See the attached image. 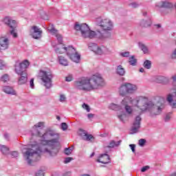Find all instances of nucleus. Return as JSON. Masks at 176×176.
Returning a JSON list of instances; mask_svg holds the SVG:
<instances>
[{
	"instance_id": "obj_50",
	"label": "nucleus",
	"mask_w": 176,
	"mask_h": 176,
	"mask_svg": "<svg viewBox=\"0 0 176 176\" xmlns=\"http://www.w3.org/2000/svg\"><path fill=\"white\" fill-rule=\"evenodd\" d=\"M30 87H32V89H34V78H32L30 80Z\"/></svg>"
},
{
	"instance_id": "obj_41",
	"label": "nucleus",
	"mask_w": 176,
	"mask_h": 176,
	"mask_svg": "<svg viewBox=\"0 0 176 176\" xmlns=\"http://www.w3.org/2000/svg\"><path fill=\"white\" fill-rule=\"evenodd\" d=\"M121 56L122 57H129L130 56V52H122V53H121Z\"/></svg>"
},
{
	"instance_id": "obj_33",
	"label": "nucleus",
	"mask_w": 176,
	"mask_h": 176,
	"mask_svg": "<svg viewBox=\"0 0 176 176\" xmlns=\"http://www.w3.org/2000/svg\"><path fill=\"white\" fill-rule=\"evenodd\" d=\"M61 129L63 131H65L68 129V125L65 122L61 124Z\"/></svg>"
},
{
	"instance_id": "obj_12",
	"label": "nucleus",
	"mask_w": 176,
	"mask_h": 176,
	"mask_svg": "<svg viewBox=\"0 0 176 176\" xmlns=\"http://www.w3.org/2000/svg\"><path fill=\"white\" fill-rule=\"evenodd\" d=\"M30 67V61L25 60L20 63L18 65H15V72L16 74H21L23 72H27L25 69Z\"/></svg>"
},
{
	"instance_id": "obj_1",
	"label": "nucleus",
	"mask_w": 176,
	"mask_h": 176,
	"mask_svg": "<svg viewBox=\"0 0 176 176\" xmlns=\"http://www.w3.org/2000/svg\"><path fill=\"white\" fill-rule=\"evenodd\" d=\"M58 138L51 140H43L40 144L36 142L30 144V148L23 153V157L31 164L32 162H36V157H41V153H48L50 156H56L58 153Z\"/></svg>"
},
{
	"instance_id": "obj_17",
	"label": "nucleus",
	"mask_w": 176,
	"mask_h": 176,
	"mask_svg": "<svg viewBox=\"0 0 176 176\" xmlns=\"http://www.w3.org/2000/svg\"><path fill=\"white\" fill-rule=\"evenodd\" d=\"M122 105L124 107L126 113L128 115H131L133 113V109L131 107L129 106V102L127 101V98H125L121 102Z\"/></svg>"
},
{
	"instance_id": "obj_39",
	"label": "nucleus",
	"mask_w": 176,
	"mask_h": 176,
	"mask_svg": "<svg viewBox=\"0 0 176 176\" xmlns=\"http://www.w3.org/2000/svg\"><path fill=\"white\" fill-rule=\"evenodd\" d=\"M141 49L144 52V53H148V48L144 45H141Z\"/></svg>"
},
{
	"instance_id": "obj_27",
	"label": "nucleus",
	"mask_w": 176,
	"mask_h": 176,
	"mask_svg": "<svg viewBox=\"0 0 176 176\" xmlns=\"http://www.w3.org/2000/svg\"><path fill=\"white\" fill-rule=\"evenodd\" d=\"M0 149L4 155H6L9 153V148L5 145L1 146Z\"/></svg>"
},
{
	"instance_id": "obj_23",
	"label": "nucleus",
	"mask_w": 176,
	"mask_h": 176,
	"mask_svg": "<svg viewBox=\"0 0 176 176\" xmlns=\"http://www.w3.org/2000/svg\"><path fill=\"white\" fill-rule=\"evenodd\" d=\"M116 74L118 75H120V76H124V74H126V70H124V68L122 65H118L116 69Z\"/></svg>"
},
{
	"instance_id": "obj_45",
	"label": "nucleus",
	"mask_w": 176,
	"mask_h": 176,
	"mask_svg": "<svg viewBox=\"0 0 176 176\" xmlns=\"http://www.w3.org/2000/svg\"><path fill=\"white\" fill-rule=\"evenodd\" d=\"M170 119H171V113L167 114L165 117L166 122L170 120Z\"/></svg>"
},
{
	"instance_id": "obj_13",
	"label": "nucleus",
	"mask_w": 176,
	"mask_h": 176,
	"mask_svg": "<svg viewBox=\"0 0 176 176\" xmlns=\"http://www.w3.org/2000/svg\"><path fill=\"white\" fill-rule=\"evenodd\" d=\"M141 120L142 118L140 116H136L135 122H133L131 131L133 133H138V129L141 127Z\"/></svg>"
},
{
	"instance_id": "obj_7",
	"label": "nucleus",
	"mask_w": 176,
	"mask_h": 176,
	"mask_svg": "<svg viewBox=\"0 0 176 176\" xmlns=\"http://www.w3.org/2000/svg\"><path fill=\"white\" fill-rule=\"evenodd\" d=\"M38 78H39L46 89H50V87H52V80L53 79V74H52V72L40 70Z\"/></svg>"
},
{
	"instance_id": "obj_21",
	"label": "nucleus",
	"mask_w": 176,
	"mask_h": 176,
	"mask_svg": "<svg viewBox=\"0 0 176 176\" xmlns=\"http://www.w3.org/2000/svg\"><path fill=\"white\" fill-rule=\"evenodd\" d=\"M3 91L6 93V94H12V96H16V91L12 87L5 86L3 87Z\"/></svg>"
},
{
	"instance_id": "obj_24",
	"label": "nucleus",
	"mask_w": 176,
	"mask_h": 176,
	"mask_svg": "<svg viewBox=\"0 0 176 176\" xmlns=\"http://www.w3.org/2000/svg\"><path fill=\"white\" fill-rule=\"evenodd\" d=\"M58 60L60 65H64V67H67L68 65V60L64 58V56H58Z\"/></svg>"
},
{
	"instance_id": "obj_34",
	"label": "nucleus",
	"mask_w": 176,
	"mask_h": 176,
	"mask_svg": "<svg viewBox=\"0 0 176 176\" xmlns=\"http://www.w3.org/2000/svg\"><path fill=\"white\" fill-rule=\"evenodd\" d=\"M82 107L83 109L87 110V112H90V107L88 106V104L84 103V104H82Z\"/></svg>"
},
{
	"instance_id": "obj_15",
	"label": "nucleus",
	"mask_w": 176,
	"mask_h": 176,
	"mask_svg": "<svg viewBox=\"0 0 176 176\" xmlns=\"http://www.w3.org/2000/svg\"><path fill=\"white\" fill-rule=\"evenodd\" d=\"M9 47V38L6 37H0V50H6Z\"/></svg>"
},
{
	"instance_id": "obj_60",
	"label": "nucleus",
	"mask_w": 176,
	"mask_h": 176,
	"mask_svg": "<svg viewBox=\"0 0 176 176\" xmlns=\"http://www.w3.org/2000/svg\"><path fill=\"white\" fill-rule=\"evenodd\" d=\"M5 137H6V138L8 137V134H6V135H5Z\"/></svg>"
},
{
	"instance_id": "obj_55",
	"label": "nucleus",
	"mask_w": 176,
	"mask_h": 176,
	"mask_svg": "<svg viewBox=\"0 0 176 176\" xmlns=\"http://www.w3.org/2000/svg\"><path fill=\"white\" fill-rule=\"evenodd\" d=\"M155 27H157V28H160L162 25H160V24H157V25H155Z\"/></svg>"
},
{
	"instance_id": "obj_11",
	"label": "nucleus",
	"mask_w": 176,
	"mask_h": 176,
	"mask_svg": "<svg viewBox=\"0 0 176 176\" xmlns=\"http://www.w3.org/2000/svg\"><path fill=\"white\" fill-rule=\"evenodd\" d=\"M5 24L9 25L11 28L10 34L13 38H17V32H16V28H17V23L15 20L11 19L10 17H6L3 20Z\"/></svg>"
},
{
	"instance_id": "obj_49",
	"label": "nucleus",
	"mask_w": 176,
	"mask_h": 176,
	"mask_svg": "<svg viewBox=\"0 0 176 176\" xmlns=\"http://www.w3.org/2000/svg\"><path fill=\"white\" fill-rule=\"evenodd\" d=\"M172 79H173V85H174V86L176 87V75L173 76L172 77Z\"/></svg>"
},
{
	"instance_id": "obj_6",
	"label": "nucleus",
	"mask_w": 176,
	"mask_h": 176,
	"mask_svg": "<svg viewBox=\"0 0 176 176\" xmlns=\"http://www.w3.org/2000/svg\"><path fill=\"white\" fill-rule=\"evenodd\" d=\"M74 28L76 31H80L82 38H89V39H92V38H96V32L91 30L89 25L86 23L80 25L76 23Z\"/></svg>"
},
{
	"instance_id": "obj_10",
	"label": "nucleus",
	"mask_w": 176,
	"mask_h": 176,
	"mask_svg": "<svg viewBox=\"0 0 176 176\" xmlns=\"http://www.w3.org/2000/svg\"><path fill=\"white\" fill-rule=\"evenodd\" d=\"M66 53L72 61H74V63H79V60H80V55L76 52V50H75L72 46L67 47Z\"/></svg>"
},
{
	"instance_id": "obj_18",
	"label": "nucleus",
	"mask_w": 176,
	"mask_h": 176,
	"mask_svg": "<svg viewBox=\"0 0 176 176\" xmlns=\"http://www.w3.org/2000/svg\"><path fill=\"white\" fill-rule=\"evenodd\" d=\"M109 160L110 158L108 154H102L97 160V162H98V163H102V164H108Z\"/></svg>"
},
{
	"instance_id": "obj_46",
	"label": "nucleus",
	"mask_w": 176,
	"mask_h": 176,
	"mask_svg": "<svg viewBox=\"0 0 176 176\" xmlns=\"http://www.w3.org/2000/svg\"><path fill=\"white\" fill-rule=\"evenodd\" d=\"M12 156L14 157H17V156H19V153L17 151H13L11 153Z\"/></svg>"
},
{
	"instance_id": "obj_40",
	"label": "nucleus",
	"mask_w": 176,
	"mask_h": 176,
	"mask_svg": "<svg viewBox=\"0 0 176 176\" xmlns=\"http://www.w3.org/2000/svg\"><path fill=\"white\" fill-rule=\"evenodd\" d=\"M149 168H150L149 166H145L142 168L141 171L142 173H145V171L149 170Z\"/></svg>"
},
{
	"instance_id": "obj_56",
	"label": "nucleus",
	"mask_w": 176,
	"mask_h": 176,
	"mask_svg": "<svg viewBox=\"0 0 176 176\" xmlns=\"http://www.w3.org/2000/svg\"><path fill=\"white\" fill-rule=\"evenodd\" d=\"M144 72V68H140V72Z\"/></svg>"
},
{
	"instance_id": "obj_28",
	"label": "nucleus",
	"mask_w": 176,
	"mask_h": 176,
	"mask_svg": "<svg viewBox=\"0 0 176 176\" xmlns=\"http://www.w3.org/2000/svg\"><path fill=\"white\" fill-rule=\"evenodd\" d=\"M129 63L131 65H135L137 64V59H135L134 56H132L131 58H129Z\"/></svg>"
},
{
	"instance_id": "obj_44",
	"label": "nucleus",
	"mask_w": 176,
	"mask_h": 176,
	"mask_svg": "<svg viewBox=\"0 0 176 176\" xmlns=\"http://www.w3.org/2000/svg\"><path fill=\"white\" fill-rule=\"evenodd\" d=\"M129 146H130L132 152L133 153H135V144H130Z\"/></svg>"
},
{
	"instance_id": "obj_47",
	"label": "nucleus",
	"mask_w": 176,
	"mask_h": 176,
	"mask_svg": "<svg viewBox=\"0 0 176 176\" xmlns=\"http://www.w3.org/2000/svg\"><path fill=\"white\" fill-rule=\"evenodd\" d=\"M36 176H45V173H43V171L39 170L36 174Z\"/></svg>"
},
{
	"instance_id": "obj_38",
	"label": "nucleus",
	"mask_w": 176,
	"mask_h": 176,
	"mask_svg": "<svg viewBox=\"0 0 176 176\" xmlns=\"http://www.w3.org/2000/svg\"><path fill=\"white\" fill-rule=\"evenodd\" d=\"M66 82H72V80H74V77L72 75H69L65 78Z\"/></svg>"
},
{
	"instance_id": "obj_19",
	"label": "nucleus",
	"mask_w": 176,
	"mask_h": 176,
	"mask_svg": "<svg viewBox=\"0 0 176 176\" xmlns=\"http://www.w3.org/2000/svg\"><path fill=\"white\" fill-rule=\"evenodd\" d=\"M122 144V140H119L118 142H115L114 140H111L109 144H106L104 146V151H107V149L111 148H115V146H119Z\"/></svg>"
},
{
	"instance_id": "obj_37",
	"label": "nucleus",
	"mask_w": 176,
	"mask_h": 176,
	"mask_svg": "<svg viewBox=\"0 0 176 176\" xmlns=\"http://www.w3.org/2000/svg\"><path fill=\"white\" fill-rule=\"evenodd\" d=\"M4 67H6V63L3 60H0V69H3Z\"/></svg>"
},
{
	"instance_id": "obj_48",
	"label": "nucleus",
	"mask_w": 176,
	"mask_h": 176,
	"mask_svg": "<svg viewBox=\"0 0 176 176\" xmlns=\"http://www.w3.org/2000/svg\"><path fill=\"white\" fill-rule=\"evenodd\" d=\"M72 157H67L65 160V163L67 164V163H69V162H71V160H72Z\"/></svg>"
},
{
	"instance_id": "obj_57",
	"label": "nucleus",
	"mask_w": 176,
	"mask_h": 176,
	"mask_svg": "<svg viewBox=\"0 0 176 176\" xmlns=\"http://www.w3.org/2000/svg\"><path fill=\"white\" fill-rule=\"evenodd\" d=\"M170 176H176V172H174L173 173L170 174Z\"/></svg>"
},
{
	"instance_id": "obj_58",
	"label": "nucleus",
	"mask_w": 176,
	"mask_h": 176,
	"mask_svg": "<svg viewBox=\"0 0 176 176\" xmlns=\"http://www.w3.org/2000/svg\"><path fill=\"white\" fill-rule=\"evenodd\" d=\"M94 156V153H92L91 155H90V157H93Z\"/></svg>"
},
{
	"instance_id": "obj_32",
	"label": "nucleus",
	"mask_w": 176,
	"mask_h": 176,
	"mask_svg": "<svg viewBox=\"0 0 176 176\" xmlns=\"http://www.w3.org/2000/svg\"><path fill=\"white\" fill-rule=\"evenodd\" d=\"M65 153L68 156L72 153V149L69 148H65Z\"/></svg>"
},
{
	"instance_id": "obj_54",
	"label": "nucleus",
	"mask_w": 176,
	"mask_h": 176,
	"mask_svg": "<svg viewBox=\"0 0 176 176\" xmlns=\"http://www.w3.org/2000/svg\"><path fill=\"white\" fill-rule=\"evenodd\" d=\"M63 176H71V173L67 172L63 175Z\"/></svg>"
},
{
	"instance_id": "obj_9",
	"label": "nucleus",
	"mask_w": 176,
	"mask_h": 176,
	"mask_svg": "<svg viewBox=\"0 0 176 176\" xmlns=\"http://www.w3.org/2000/svg\"><path fill=\"white\" fill-rule=\"evenodd\" d=\"M45 126V122H38V124H35L32 129V135H35L36 137H46V135H50L51 137H53V135H55L54 133L52 132H47L44 134H42V129Z\"/></svg>"
},
{
	"instance_id": "obj_3",
	"label": "nucleus",
	"mask_w": 176,
	"mask_h": 176,
	"mask_svg": "<svg viewBox=\"0 0 176 176\" xmlns=\"http://www.w3.org/2000/svg\"><path fill=\"white\" fill-rule=\"evenodd\" d=\"M104 85H105L104 78L100 75H94L89 79H84L76 82V89L83 90L84 91L96 90V89H98V87H101Z\"/></svg>"
},
{
	"instance_id": "obj_51",
	"label": "nucleus",
	"mask_w": 176,
	"mask_h": 176,
	"mask_svg": "<svg viewBox=\"0 0 176 176\" xmlns=\"http://www.w3.org/2000/svg\"><path fill=\"white\" fill-rule=\"evenodd\" d=\"M172 58H176V48L175 50L173 52V53L171 55Z\"/></svg>"
},
{
	"instance_id": "obj_22",
	"label": "nucleus",
	"mask_w": 176,
	"mask_h": 176,
	"mask_svg": "<svg viewBox=\"0 0 176 176\" xmlns=\"http://www.w3.org/2000/svg\"><path fill=\"white\" fill-rule=\"evenodd\" d=\"M91 50H92V52L96 53V54L101 55L104 53L102 52V50L101 49V47H98V45H97V44H93V45L91 47Z\"/></svg>"
},
{
	"instance_id": "obj_8",
	"label": "nucleus",
	"mask_w": 176,
	"mask_h": 176,
	"mask_svg": "<svg viewBox=\"0 0 176 176\" xmlns=\"http://www.w3.org/2000/svg\"><path fill=\"white\" fill-rule=\"evenodd\" d=\"M137 90V85L124 82L120 87L118 89V93L120 96L122 97H124V96H127V94H133Z\"/></svg>"
},
{
	"instance_id": "obj_59",
	"label": "nucleus",
	"mask_w": 176,
	"mask_h": 176,
	"mask_svg": "<svg viewBox=\"0 0 176 176\" xmlns=\"http://www.w3.org/2000/svg\"><path fill=\"white\" fill-rule=\"evenodd\" d=\"M56 119H58V120H60V116H57V117H56Z\"/></svg>"
},
{
	"instance_id": "obj_43",
	"label": "nucleus",
	"mask_w": 176,
	"mask_h": 176,
	"mask_svg": "<svg viewBox=\"0 0 176 176\" xmlns=\"http://www.w3.org/2000/svg\"><path fill=\"white\" fill-rule=\"evenodd\" d=\"M60 102H64L65 101V95L61 94L60 96Z\"/></svg>"
},
{
	"instance_id": "obj_61",
	"label": "nucleus",
	"mask_w": 176,
	"mask_h": 176,
	"mask_svg": "<svg viewBox=\"0 0 176 176\" xmlns=\"http://www.w3.org/2000/svg\"><path fill=\"white\" fill-rule=\"evenodd\" d=\"M144 27H148V25H144Z\"/></svg>"
},
{
	"instance_id": "obj_42",
	"label": "nucleus",
	"mask_w": 176,
	"mask_h": 176,
	"mask_svg": "<svg viewBox=\"0 0 176 176\" xmlns=\"http://www.w3.org/2000/svg\"><path fill=\"white\" fill-rule=\"evenodd\" d=\"M118 118L120 120H121L122 122H124V119H126V114L118 116Z\"/></svg>"
},
{
	"instance_id": "obj_53",
	"label": "nucleus",
	"mask_w": 176,
	"mask_h": 176,
	"mask_svg": "<svg viewBox=\"0 0 176 176\" xmlns=\"http://www.w3.org/2000/svg\"><path fill=\"white\" fill-rule=\"evenodd\" d=\"M130 6H131V8H137V6H138V5L135 3H132Z\"/></svg>"
},
{
	"instance_id": "obj_2",
	"label": "nucleus",
	"mask_w": 176,
	"mask_h": 176,
	"mask_svg": "<svg viewBox=\"0 0 176 176\" xmlns=\"http://www.w3.org/2000/svg\"><path fill=\"white\" fill-rule=\"evenodd\" d=\"M130 104L133 107H138L140 113H142L144 111H150L151 116H156L162 113L163 109L166 108L164 104V98L162 96H155L154 98V103L148 100V98L144 96L137 97L134 100H129Z\"/></svg>"
},
{
	"instance_id": "obj_25",
	"label": "nucleus",
	"mask_w": 176,
	"mask_h": 176,
	"mask_svg": "<svg viewBox=\"0 0 176 176\" xmlns=\"http://www.w3.org/2000/svg\"><path fill=\"white\" fill-rule=\"evenodd\" d=\"M160 6V8H167L168 9H170L171 8H173V3L167 1H162Z\"/></svg>"
},
{
	"instance_id": "obj_52",
	"label": "nucleus",
	"mask_w": 176,
	"mask_h": 176,
	"mask_svg": "<svg viewBox=\"0 0 176 176\" xmlns=\"http://www.w3.org/2000/svg\"><path fill=\"white\" fill-rule=\"evenodd\" d=\"M88 119H91L92 118H94V114L93 113H89L87 115Z\"/></svg>"
},
{
	"instance_id": "obj_30",
	"label": "nucleus",
	"mask_w": 176,
	"mask_h": 176,
	"mask_svg": "<svg viewBox=\"0 0 176 176\" xmlns=\"http://www.w3.org/2000/svg\"><path fill=\"white\" fill-rule=\"evenodd\" d=\"M156 82H157V83H164V82H166V78L160 76V77H158L157 79L156 80Z\"/></svg>"
},
{
	"instance_id": "obj_20",
	"label": "nucleus",
	"mask_w": 176,
	"mask_h": 176,
	"mask_svg": "<svg viewBox=\"0 0 176 176\" xmlns=\"http://www.w3.org/2000/svg\"><path fill=\"white\" fill-rule=\"evenodd\" d=\"M79 135L82 137V139L84 140V141H90V140L94 138L91 135L86 133V132L82 129L80 130Z\"/></svg>"
},
{
	"instance_id": "obj_4",
	"label": "nucleus",
	"mask_w": 176,
	"mask_h": 176,
	"mask_svg": "<svg viewBox=\"0 0 176 176\" xmlns=\"http://www.w3.org/2000/svg\"><path fill=\"white\" fill-rule=\"evenodd\" d=\"M98 27H100V30L103 31V33H101L100 31H98L96 33V38L99 39H107L111 38V31L113 30V23L112 21L108 19H100L97 23Z\"/></svg>"
},
{
	"instance_id": "obj_5",
	"label": "nucleus",
	"mask_w": 176,
	"mask_h": 176,
	"mask_svg": "<svg viewBox=\"0 0 176 176\" xmlns=\"http://www.w3.org/2000/svg\"><path fill=\"white\" fill-rule=\"evenodd\" d=\"M48 30L51 34L56 36L57 41L60 43L55 50L56 53H57V54H64V53H67V47H65V45L63 44V36L58 34V31L56 30L53 25L50 27Z\"/></svg>"
},
{
	"instance_id": "obj_14",
	"label": "nucleus",
	"mask_w": 176,
	"mask_h": 176,
	"mask_svg": "<svg viewBox=\"0 0 176 176\" xmlns=\"http://www.w3.org/2000/svg\"><path fill=\"white\" fill-rule=\"evenodd\" d=\"M32 30H33V32L31 33L32 38L34 39H39L41 38L42 30H41V29L38 28L37 26H32Z\"/></svg>"
},
{
	"instance_id": "obj_26",
	"label": "nucleus",
	"mask_w": 176,
	"mask_h": 176,
	"mask_svg": "<svg viewBox=\"0 0 176 176\" xmlns=\"http://www.w3.org/2000/svg\"><path fill=\"white\" fill-rule=\"evenodd\" d=\"M143 66L146 69H151V67L152 66V63L151 62V60H146V61H144Z\"/></svg>"
},
{
	"instance_id": "obj_36",
	"label": "nucleus",
	"mask_w": 176,
	"mask_h": 176,
	"mask_svg": "<svg viewBox=\"0 0 176 176\" xmlns=\"http://www.w3.org/2000/svg\"><path fill=\"white\" fill-rule=\"evenodd\" d=\"M166 100L168 101V102H169V104H171V102H173V95L172 94H168Z\"/></svg>"
},
{
	"instance_id": "obj_16",
	"label": "nucleus",
	"mask_w": 176,
	"mask_h": 176,
	"mask_svg": "<svg viewBox=\"0 0 176 176\" xmlns=\"http://www.w3.org/2000/svg\"><path fill=\"white\" fill-rule=\"evenodd\" d=\"M17 75H20V78L18 80L19 85H25V83H27V80H28V74L27 72H22V73H16Z\"/></svg>"
},
{
	"instance_id": "obj_29",
	"label": "nucleus",
	"mask_w": 176,
	"mask_h": 176,
	"mask_svg": "<svg viewBox=\"0 0 176 176\" xmlns=\"http://www.w3.org/2000/svg\"><path fill=\"white\" fill-rule=\"evenodd\" d=\"M110 109H112L113 111H118L120 108V107L115 103H111L109 105Z\"/></svg>"
},
{
	"instance_id": "obj_31",
	"label": "nucleus",
	"mask_w": 176,
	"mask_h": 176,
	"mask_svg": "<svg viewBox=\"0 0 176 176\" xmlns=\"http://www.w3.org/2000/svg\"><path fill=\"white\" fill-rule=\"evenodd\" d=\"M1 82H8L9 80V76L8 74H4L1 78Z\"/></svg>"
},
{
	"instance_id": "obj_35",
	"label": "nucleus",
	"mask_w": 176,
	"mask_h": 176,
	"mask_svg": "<svg viewBox=\"0 0 176 176\" xmlns=\"http://www.w3.org/2000/svg\"><path fill=\"white\" fill-rule=\"evenodd\" d=\"M145 142H146V140H145V139H140L139 140V145L140 146H144V145H145Z\"/></svg>"
}]
</instances>
